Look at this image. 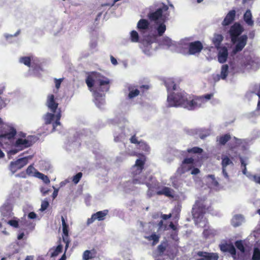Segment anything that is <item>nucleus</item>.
Masks as SVG:
<instances>
[{
	"label": "nucleus",
	"mask_w": 260,
	"mask_h": 260,
	"mask_svg": "<svg viewBox=\"0 0 260 260\" xmlns=\"http://www.w3.org/2000/svg\"><path fill=\"white\" fill-rule=\"evenodd\" d=\"M165 84L168 91L167 102L170 107H181L189 110H193L203 107L214 95L211 93L193 97L184 91L179 90L173 79H167Z\"/></svg>",
	"instance_id": "obj_1"
},
{
	"label": "nucleus",
	"mask_w": 260,
	"mask_h": 260,
	"mask_svg": "<svg viewBox=\"0 0 260 260\" xmlns=\"http://www.w3.org/2000/svg\"><path fill=\"white\" fill-rule=\"evenodd\" d=\"M86 83L90 91L93 92L96 107L103 108L105 105V92L109 90L110 80L97 72H92L87 77Z\"/></svg>",
	"instance_id": "obj_2"
},
{
	"label": "nucleus",
	"mask_w": 260,
	"mask_h": 260,
	"mask_svg": "<svg viewBox=\"0 0 260 260\" xmlns=\"http://www.w3.org/2000/svg\"><path fill=\"white\" fill-rule=\"evenodd\" d=\"M168 6L162 3H154L149 8L147 17L150 21L153 22V28L157 36H162L166 30L165 22L168 19Z\"/></svg>",
	"instance_id": "obj_3"
},
{
	"label": "nucleus",
	"mask_w": 260,
	"mask_h": 260,
	"mask_svg": "<svg viewBox=\"0 0 260 260\" xmlns=\"http://www.w3.org/2000/svg\"><path fill=\"white\" fill-rule=\"evenodd\" d=\"M146 158L144 155L136 160L135 164L131 168V174L133 178L132 181L126 182L125 187L126 190H134V185L145 184L146 177L141 173L144 168Z\"/></svg>",
	"instance_id": "obj_4"
},
{
	"label": "nucleus",
	"mask_w": 260,
	"mask_h": 260,
	"mask_svg": "<svg viewBox=\"0 0 260 260\" xmlns=\"http://www.w3.org/2000/svg\"><path fill=\"white\" fill-rule=\"evenodd\" d=\"M207 209L206 202L204 200L198 199L192 208V215L195 223L201 227L206 226V218L204 217Z\"/></svg>",
	"instance_id": "obj_5"
},
{
	"label": "nucleus",
	"mask_w": 260,
	"mask_h": 260,
	"mask_svg": "<svg viewBox=\"0 0 260 260\" xmlns=\"http://www.w3.org/2000/svg\"><path fill=\"white\" fill-rule=\"evenodd\" d=\"M0 126L2 128L0 140L2 142L6 140L11 141L16 135V129L11 125L4 123L1 118H0Z\"/></svg>",
	"instance_id": "obj_6"
},
{
	"label": "nucleus",
	"mask_w": 260,
	"mask_h": 260,
	"mask_svg": "<svg viewBox=\"0 0 260 260\" xmlns=\"http://www.w3.org/2000/svg\"><path fill=\"white\" fill-rule=\"evenodd\" d=\"M180 44L188 49V53L190 55H194L199 53L203 49V46L199 41L189 42L187 39L180 41Z\"/></svg>",
	"instance_id": "obj_7"
},
{
	"label": "nucleus",
	"mask_w": 260,
	"mask_h": 260,
	"mask_svg": "<svg viewBox=\"0 0 260 260\" xmlns=\"http://www.w3.org/2000/svg\"><path fill=\"white\" fill-rule=\"evenodd\" d=\"M54 113H47L44 116L45 123L47 124L52 123V131H59L57 127L60 126V122L59 121L61 114L60 112H57L56 114Z\"/></svg>",
	"instance_id": "obj_8"
},
{
	"label": "nucleus",
	"mask_w": 260,
	"mask_h": 260,
	"mask_svg": "<svg viewBox=\"0 0 260 260\" xmlns=\"http://www.w3.org/2000/svg\"><path fill=\"white\" fill-rule=\"evenodd\" d=\"M32 157V155H29L18 158L15 161H11L9 165V170L13 174H14L17 170L26 166L28 164V160L31 159Z\"/></svg>",
	"instance_id": "obj_9"
},
{
	"label": "nucleus",
	"mask_w": 260,
	"mask_h": 260,
	"mask_svg": "<svg viewBox=\"0 0 260 260\" xmlns=\"http://www.w3.org/2000/svg\"><path fill=\"white\" fill-rule=\"evenodd\" d=\"M35 140L36 138L32 136H28L25 139L19 138L16 141L14 146L22 150L31 146Z\"/></svg>",
	"instance_id": "obj_10"
},
{
	"label": "nucleus",
	"mask_w": 260,
	"mask_h": 260,
	"mask_svg": "<svg viewBox=\"0 0 260 260\" xmlns=\"http://www.w3.org/2000/svg\"><path fill=\"white\" fill-rule=\"evenodd\" d=\"M194 166V160L192 158H186L183 159L180 167L178 168L177 172L180 175L184 174L190 171Z\"/></svg>",
	"instance_id": "obj_11"
},
{
	"label": "nucleus",
	"mask_w": 260,
	"mask_h": 260,
	"mask_svg": "<svg viewBox=\"0 0 260 260\" xmlns=\"http://www.w3.org/2000/svg\"><path fill=\"white\" fill-rule=\"evenodd\" d=\"M243 30V27L238 23H234L231 27L229 32L233 43H236L237 41V38H239V36L242 34Z\"/></svg>",
	"instance_id": "obj_12"
},
{
	"label": "nucleus",
	"mask_w": 260,
	"mask_h": 260,
	"mask_svg": "<svg viewBox=\"0 0 260 260\" xmlns=\"http://www.w3.org/2000/svg\"><path fill=\"white\" fill-rule=\"evenodd\" d=\"M221 159L222 174L226 180L229 181L230 180V177L227 172V167L228 166H233V162L226 155H222Z\"/></svg>",
	"instance_id": "obj_13"
},
{
	"label": "nucleus",
	"mask_w": 260,
	"mask_h": 260,
	"mask_svg": "<svg viewBox=\"0 0 260 260\" xmlns=\"http://www.w3.org/2000/svg\"><path fill=\"white\" fill-rule=\"evenodd\" d=\"M248 37L246 35H244L237 38V41L235 44L236 46L233 49L232 53L236 54L238 52L242 50L247 44Z\"/></svg>",
	"instance_id": "obj_14"
},
{
	"label": "nucleus",
	"mask_w": 260,
	"mask_h": 260,
	"mask_svg": "<svg viewBox=\"0 0 260 260\" xmlns=\"http://www.w3.org/2000/svg\"><path fill=\"white\" fill-rule=\"evenodd\" d=\"M108 213V210H104L103 211H100L96 212L95 213L91 215V217L87 219V224L89 225L92 222H93L95 220H98L99 221L104 220L106 216L107 215Z\"/></svg>",
	"instance_id": "obj_15"
},
{
	"label": "nucleus",
	"mask_w": 260,
	"mask_h": 260,
	"mask_svg": "<svg viewBox=\"0 0 260 260\" xmlns=\"http://www.w3.org/2000/svg\"><path fill=\"white\" fill-rule=\"evenodd\" d=\"M125 93L127 94V99L131 100L136 98L140 94V90L137 86L128 84L126 86V89L125 90Z\"/></svg>",
	"instance_id": "obj_16"
},
{
	"label": "nucleus",
	"mask_w": 260,
	"mask_h": 260,
	"mask_svg": "<svg viewBox=\"0 0 260 260\" xmlns=\"http://www.w3.org/2000/svg\"><path fill=\"white\" fill-rule=\"evenodd\" d=\"M152 42L149 41L147 39H144L141 43L140 47L143 52L146 55L150 56L152 55L154 49L152 47Z\"/></svg>",
	"instance_id": "obj_17"
},
{
	"label": "nucleus",
	"mask_w": 260,
	"mask_h": 260,
	"mask_svg": "<svg viewBox=\"0 0 260 260\" xmlns=\"http://www.w3.org/2000/svg\"><path fill=\"white\" fill-rule=\"evenodd\" d=\"M1 212L2 219L7 221V219L11 217L13 215L12 205L10 204L4 205L1 209Z\"/></svg>",
	"instance_id": "obj_18"
},
{
	"label": "nucleus",
	"mask_w": 260,
	"mask_h": 260,
	"mask_svg": "<svg viewBox=\"0 0 260 260\" xmlns=\"http://www.w3.org/2000/svg\"><path fill=\"white\" fill-rule=\"evenodd\" d=\"M159 45L172 51H175L176 49V44L167 37L162 38L159 43Z\"/></svg>",
	"instance_id": "obj_19"
},
{
	"label": "nucleus",
	"mask_w": 260,
	"mask_h": 260,
	"mask_svg": "<svg viewBox=\"0 0 260 260\" xmlns=\"http://www.w3.org/2000/svg\"><path fill=\"white\" fill-rule=\"evenodd\" d=\"M229 74V66L223 64L221 66L220 74H217L213 77L214 81L217 82L220 79L225 80Z\"/></svg>",
	"instance_id": "obj_20"
},
{
	"label": "nucleus",
	"mask_w": 260,
	"mask_h": 260,
	"mask_svg": "<svg viewBox=\"0 0 260 260\" xmlns=\"http://www.w3.org/2000/svg\"><path fill=\"white\" fill-rule=\"evenodd\" d=\"M46 105L53 113H55L58 107V103L55 102L53 94H49L47 96Z\"/></svg>",
	"instance_id": "obj_21"
},
{
	"label": "nucleus",
	"mask_w": 260,
	"mask_h": 260,
	"mask_svg": "<svg viewBox=\"0 0 260 260\" xmlns=\"http://www.w3.org/2000/svg\"><path fill=\"white\" fill-rule=\"evenodd\" d=\"M218 49V61L220 63H223L226 62L228 56V49L225 47H222Z\"/></svg>",
	"instance_id": "obj_22"
},
{
	"label": "nucleus",
	"mask_w": 260,
	"mask_h": 260,
	"mask_svg": "<svg viewBox=\"0 0 260 260\" xmlns=\"http://www.w3.org/2000/svg\"><path fill=\"white\" fill-rule=\"evenodd\" d=\"M236 11L235 10L230 11L222 21L221 23L222 25L223 26H229L234 21Z\"/></svg>",
	"instance_id": "obj_23"
},
{
	"label": "nucleus",
	"mask_w": 260,
	"mask_h": 260,
	"mask_svg": "<svg viewBox=\"0 0 260 260\" xmlns=\"http://www.w3.org/2000/svg\"><path fill=\"white\" fill-rule=\"evenodd\" d=\"M199 256L203 257L204 260H218V254L217 253L199 251L197 253Z\"/></svg>",
	"instance_id": "obj_24"
},
{
	"label": "nucleus",
	"mask_w": 260,
	"mask_h": 260,
	"mask_svg": "<svg viewBox=\"0 0 260 260\" xmlns=\"http://www.w3.org/2000/svg\"><path fill=\"white\" fill-rule=\"evenodd\" d=\"M108 122L109 124L113 125L117 124L120 128H121L122 124H123L126 125V123L127 122V120L123 116H116L113 119H110L108 120Z\"/></svg>",
	"instance_id": "obj_25"
},
{
	"label": "nucleus",
	"mask_w": 260,
	"mask_h": 260,
	"mask_svg": "<svg viewBox=\"0 0 260 260\" xmlns=\"http://www.w3.org/2000/svg\"><path fill=\"white\" fill-rule=\"evenodd\" d=\"M244 221V217L242 215L237 214L233 217L231 223L234 226L237 227L241 225Z\"/></svg>",
	"instance_id": "obj_26"
},
{
	"label": "nucleus",
	"mask_w": 260,
	"mask_h": 260,
	"mask_svg": "<svg viewBox=\"0 0 260 260\" xmlns=\"http://www.w3.org/2000/svg\"><path fill=\"white\" fill-rule=\"evenodd\" d=\"M156 194L157 195H165L168 197H173L174 191L171 188L165 186L161 190L157 191Z\"/></svg>",
	"instance_id": "obj_27"
},
{
	"label": "nucleus",
	"mask_w": 260,
	"mask_h": 260,
	"mask_svg": "<svg viewBox=\"0 0 260 260\" xmlns=\"http://www.w3.org/2000/svg\"><path fill=\"white\" fill-rule=\"evenodd\" d=\"M150 25L149 21L145 19H141L137 23V27L140 30L148 29Z\"/></svg>",
	"instance_id": "obj_28"
},
{
	"label": "nucleus",
	"mask_w": 260,
	"mask_h": 260,
	"mask_svg": "<svg viewBox=\"0 0 260 260\" xmlns=\"http://www.w3.org/2000/svg\"><path fill=\"white\" fill-rule=\"evenodd\" d=\"M244 20L249 26L253 25V21L252 20V14L250 10H247L243 16Z\"/></svg>",
	"instance_id": "obj_29"
},
{
	"label": "nucleus",
	"mask_w": 260,
	"mask_h": 260,
	"mask_svg": "<svg viewBox=\"0 0 260 260\" xmlns=\"http://www.w3.org/2000/svg\"><path fill=\"white\" fill-rule=\"evenodd\" d=\"M138 149L143 151L145 154H149L150 152V148L145 142L141 141L139 143Z\"/></svg>",
	"instance_id": "obj_30"
},
{
	"label": "nucleus",
	"mask_w": 260,
	"mask_h": 260,
	"mask_svg": "<svg viewBox=\"0 0 260 260\" xmlns=\"http://www.w3.org/2000/svg\"><path fill=\"white\" fill-rule=\"evenodd\" d=\"M231 136L229 134H225L223 136H218L216 138V140L219 142V144L224 145L230 139Z\"/></svg>",
	"instance_id": "obj_31"
},
{
	"label": "nucleus",
	"mask_w": 260,
	"mask_h": 260,
	"mask_svg": "<svg viewBox=\"0 0 260 260\" xmlns=\"http://www.w3.org/2000/svg\"><path fill=\"white\" fill-rule=\"evenodd\" d=\"M223 36L219 34H215L214 37L213 38V43L217 48H219V46L221 43V42L223 40Z\"/></svg>",
	"instance_id": "obj_32"
},
{
	"label": "nucleus",
	"mask_w": 260,
	"mask_h": 260,
	"mask_svg": "<svg viewBox=\"0 0 260 260\" xmlns=\"http://www.w3.org/2000/svg\"><path fill=\"white\" fill-rule=\"evenodd\" d=\"M145 238L147 239L148 241H152V244L154 245L158 242L160 236L159 235H157L155 233H153L150 236H145Z\"/></svg>",
	"instance_id": "obj_33"
},
{
	"label": "nucleus",
	"mask_w": 260,
	"mask_h": 260,
	"mask_svg": "<svg viewBox=\"0 0 260 260\" xmlns=\"http://www.w3.org/2000/svg\"><path fill=\"white\" fill-rule=\"evenodd\" d=\"M217 233V232L216 230L211 228H208V229H205L203 232V235L206 238L211 236H214L216 235Z\"/></svg>",
	"instance_id": "obj_34"
},
{
	"label": "nucleus",
	"mask_w": 260,
	"mask_h": 260,
	"mask_svg": "<svg viewBox=\"0 0 260 260\" xmlns=\"http://www.w3.org/2000/svg\"><path fill=\"white\" fill-rule=\"evenodd\" d=\"M62 246L61 245H58L55 248H51L49 250L51 257H55L58 255L61 252Z\"/></svg>",
	"instance_id": "obj_35"
},
{
	"label": "nucleus",
	"mask_w": 260,
	"mask_h": 260,
	"mask_svg": "<svg viewBox=\"0 0 260 260\" xmlns=\"http://www.w3.org/2000/svg\"><path fill=\"white\" fill-rule=\"evenodd\" d=\"M35 177L41 179L46 184H48L50 183V180L49 178L46 175H45L44 174L39 172H36Z\"/></svg>",
	"instance_id": "obj_36"
},
{
	"label": "nucleus",
	"mask_w": 260,
	"mask_h": 260,
	"mask_svg": "<svg viewBox=\"0 0 260 260\" xmlns=\"http://www.w3.org/2000/svg\"><path fill=\"white\" fill-rule=\"evenodd\" d=\"M145 183L146 184V185L148 188V189L147 191V196L149 198H150L154 194V191L153 189H154V188L157 189V188L155 184L153 185L152 184L146 183V182H145Z\"/></svg>",
	"instance_id": "obj_37"
},
{
	"label": "nucleus",
	"mask_w": 260,
	"mask_h": 260,
	"mask_svg": "<svg viewBox=\"0 0 260 260\" xmlns=\"http://www.w3.org/2000/svg\"><path fill=\"white\" fill-rule=\"evenodd\" d=\"M31 57L30 56H23L19 58V62L24 65L30 67Z\"/></svg>",
	"instance_id": "obj_38"
},
{
	"label": "nucleus",
	"mask_w": 260,
	"mask_h": 260,
	"mask_svg": "<svg viewBox=\"0 0 260 260\" xmlns=\"http://www.w3.org/2000/svg\"><path fill=\"white\" fill-rule=\"evenodd\" d=\"M126 135H127V134H126L125 131H124V133H121L120 135H117L116 133H115L114 135V141L116 142L124 141V140L125 139V137L126 136Z\"/></svg>",
	"instance_id": "obj_39"
},
{
	"label": "nucleus",
	"mask_w": 260,
	"mask_h": 260,
	"mask_svg": "<svg viewBox=\"0 0 260 260\" xmlns=\"http://www.w3.org/2000/svg\"><path fill=\"white\" fill-rule=\"evenodd\" d=\"M130 39L132 42L137 43L139 42V36L136 30H132L130 32Z\"/></svg>",
	"instance_id": "obj_40"
},
{
	"label": "nucleus",
	"mask_w": 260,
	"mask_h": 260,
	"mask_svg": "<svg viewBox=\"0 0 260 260\" xmlns=\"http://www.w3.org/2000/svg\"><path fill=\"white\" fill-rule=\"evenodd\" d=\"M36 172L38 171L33 167L32 165L29 166L26 170V172L28 175L34 177H35V175Z\"/></svg>",
	"instance_id": "obj_41"
},
{
	"label": "nucleus",
	"mask_w": 260,
	"mask_h": 260,
	"mask_svg": "<svg viewBox=\"0 0 260 260\" xmlns=\"http://www.w3.org/2000/svg\"><path fill=\"white\" fill-rule=\"evenodd\" d=\"M236 247L242 253L245 252V248L243 241L242 240H238L235 242Z\"/></svg>",
	"instance_id": "obj_42"
},
{
	"label": "nucleus",
	"mask_w": 260,
	"mask_h": 260,
	"mask_svg": "<svg viewBox=\"0 0 260 260\" xmlns=\"http://www.w3.org/2000/svg\"><path fill=\"white\" fill-rule=\"evenodd\" d=\"M158 227L157 231H165L167 230V225L162 220H160L157 224Z\"/></svg>",
	"instance_id": "obj_43"
},
{
	"label": "nucleus",
	"mask_w": 260,
	"mask_h": 260,
	"mask_svg": "<svg viewBox=\"0 0 260 260\" xmlns=\"http://www.w3.org/2000/svg\"><path fill=\"white\" fill-rule=\"evenodd\" d=\"M226 252H229L234 259L236 258V250L233 244H231Z\"/></svg>",
	"instance_id": "obj_44"
},
{
	"label": "nucleus",
	"mask_w": 260,
	"mask_h": 260,
	"mask_svg": "<svg viewBox=\"0 0 260 260\" xmlns=\"http://www.w3.org/2000/svg\"><path fill=\"white\" fill-rule=\"evenodd\" d=\"M252 259V260H260V251L255 247L253 249Z\"/></svg>",
	"instance_id": "obj_45"
},
{
	"label": "nucleus",
	"mask_w": 260,
	"mask_h": 260,
	"mask_svg": "<svg viewBox=\"0 0 260 260\" xmlns=\"http://www.w3.org/2000/svg\"><path fill=\"white\" fill-rule=\"evenodd\" d=\"M61 222L62 225L63 234H67L69 233L68 225L66 223L65 219L63 216H61Z\"/></svg>",
	"instance_id": "obj_46"
},
{
	"label": "nucleus",
	"mask_w": 260,
	"mask_h": 260,
	"mask_svg": "<svg viewBox=\"0 0 260 260\" xmlns=\"http://www.w3.org/2000/svg\"><path fill=\"white\" fill-rule=\"evenodd\" d=\"M207 178L209 179H211L212 185L214 186L217 187L219 185L218 182L216 180L215 176L214 175H209Z\"/></svg>",
	"instance_id": "obj_47"
},
{
	"label": "nucleus",
	"mask_w": 260,
	"mask_h": 260,
	"mask_svg": "<svg viewBox=\"0 0 260 260\" xmlns=\"http://www.w3.org/2000/svg\"><path fill=\"white\" fill-rule=\"evenodd\" d=\"M68 234H69V233H68V234H63V235L62 236L63 241L66 244V246H65L66 250H67V249L69 247V244L70 243V240L69 238Z\"/></svg>",
	"instance_id": "obj_48"
},
{
	"label": "nucleus",
	"mask_w": 260,
	"mask_h": 260,
	"mask_svg": "<svg viewBox=\"0 0 260 260\" xmlns=\"http://www.w3.org/2000/svg\"><path fill=\"white\" fill-rule=\"evenodd\" d=\"M92 257V253L90 250H85L83 254L82 258L83 260H89Z\"/></svg>",
	"instance_id": "obj_49"
},
{
	"label": "nucleus",
	"mask_w": 260,
	"mask_h": 260,
	"mask_svg": "<svg viewBox=\"0 0 260 260\" xmlns=\"http://www.w3.org/2000/svg\"><path fill=\"white\" fill-rule=\"evenodd\" d=\"M187 152L188 153H201L203 152V149L198 147H194L191 149H188Z\"/></svg>",
	"instance_id": "obj_50"
},
{
	"label": "nucleus",
	"mask_w": 260,
	"mask_h": 260,
	"mask_svg": "<svg viewBox=\"0 0 260 260\" xmlns=\"http://www.w3.org/2000/svg\"><path fill=\"white\" fill-rule=\"evenodd\" d=\"M82 177V173L81 172H79L76 175L73 177L72 181L75 184H76L79 182Z\"/></svg>",
	"instance_id": "obj_51"
},
{
	"label": "nucleus",
	"mask_w": 260,
	"mask_h": 260,
	"mask_svg": "<svg viewBox=\"0 0 260 260\" xmlns=\"http://www.w3.org/2000/svg\"><path fill=\"white\" fill-rule=\"evenodd\" d=\"M7 223L15 228H18L19 227L18 221L16 219L9 220L7 222Z\"/></svg>",
	"instance_id": "obj_52"
},
{
	"label": "nucleus",
	"mask_w": 260,
	"mask_h": 260,
	"mask_svg": "<svg viewBox=\"0 0 260 260\" xmlns=\"http://www.w3.org/2000/svg\"><path fill=\"white\" fill-rule=\"evenodd\" d=\"M230 245H231V244H221L219 245L220 249L223 252H226L228 249L230 247Z\"/></svg>",
	"instance_id": "obj_53"
},
{
	"label": "nucleus",
	"mask_w": 260,
	"mask_h": 260,
	"mask_svg": "<svg viewBox=\"0 0 260 260\" xmlns=\"http://www.w3.org/2000/svg\"><path fill=\"white\" fill-rule=\"evenodd\" d=\"M49 206V202L47 200H44L42 202L41 207L40 210L42 211H45Z\"/></svg>",
	"instance_id": "obj_54"
},
{
	"label": "nucleus",
	"mask_w": 260,
	"mask_h": 260,
	"mask_svg": "<svg viewBox=\"0 0 260 260\" xmlns=\"http://www.w3.org/2000/svg\"><path fill=\"white\" fill-rule=\"evenodd\" d=\"M129 140L132 143L137 144V147L139 146V143L141 141L138 140L135 135L132 136Z\"/></svg>",
	"instance_id": "obj_55"
},
{
	"label": "nucleus",
	"mask_w": 260,
	"mask_h": 260,
	"mask_svg": "<svg viewBox=\"0 0 260 260\" xmlns=\"http://www.w3.org/2000/svg\"><path fill=\"white\" fill-rule=\"evenodd\" d=\"M62 80H63L62 78H59V79L55 78L54 79L55 87L57 90H58L60 88V84H61Z\"/></svg>",
	"instance_id": "obj_56"
},
{
	"label": "nucleus",
	"mask_w": 260,
	"mask_h": 260,
	"mask_svg": "<svg viewBox=\"0 0 260 260\" xmlns=\"http://www.w3.org/2000/svg\"><path fill=\"white\" fill-rule=\"evenodd\" d=\"M21 150H19V148H16V147H15V148L12 149L9 151V154L10 155H14Z\"/></svg>",
	"instance_id": "obj_57"
},
{
	"label": "nucleus",
	"mask_w": 260,
	"mask_h": 260,
	"mask_svg": "<svg viewBox=\"0 0 260 260\" xmlns=\"http://www.w3.org/2000/svg\"><path fill=\"white\" fill-rule=\"evenodd\" d=\"M20 30H18L14 35H10V34H5L4 35V36L6 38V39H8V38L9 37H16V36H17L20 34Z\"/></svg>",
	"instance_id": "obj_58"
},
{
	"label": "nucleus",
	"mask_w": 260,
	"mask_h": 260,
	"mask_svg": "<svg viewBox=\"0 0 260 260\" xmlns=\"http://www.w3.org/2000/svg\"><path fill=\"white\" fill-rule=\"evenodd\" d=\"M172 216L171 214H163L162 213L160 214V218H161V220H167L169 218H170Z\"/></svg>",
	"instance_id": "obj_59"
},
{
	"label": "nucleus",
	"mask_w": 260,
	"mask_h": 260,
	"mask_svg": "<svg viewBox=\"0 0 260 260\" xmlns=\"http://www.w3.org/2000/svg\"><path fill=\"white\" fill-rule=\"evenodd\" d=\"M190 174L192 175H197L200 173V170L198 168H194V166L193 168L190 170Z\"/></svg>",
	"instance_id": "obj_60"
},
{
	"label": "nucleus",
	"mask_w": 260,
	"mask_h": 260,
	"mask_svg": "<svg viewBox=\"0 0 260 260\" xmlns=\"http://www.w3.org/2000/svg\"><path fill=\"white\" fill-rule=\"evenodd\" d=\"M158 250L160 253H163L166 249V247L162 244H160L158 246Z\"/></svg>",
	"instance_id": "obj_61"
},
{
	"label": "nucleus",
	"mask_w": 260,
	"mask_h": 260,
	"mask_svg": "<svg viewBox=\"0 0 260 260\" xmlns=\"http://www.w3.org/2000/svg\"><path fill=\"white\" fill-rule=\"evenodd\" d=\"M110 60H111V63L114 66H116L118 64L116 59L112 55L110 56Z\"/></svg>",
	"instance_id": "obj_62"
},
{
	"label": "nucleus",
	"mask_w": 260,
	"mask_h": 260,
	"mask_svg": "<svg viewBox=\"0 0 260 260\" xmlns=\"http://www.w3.org/2000/svg\"><path fill=\"white\" fill-rule=\"evenodd\" d=\"M40 190L43 196H45L48 194V192L50 191L49 189L44 187H41Z\"/></svg>",
	"instance_id": "obj_63"
},
{
	"label": "nucleus",
	"mask_w": 260,
	"mask_h": 260,
	"mask_svg": "<svg viewBox=\"0 0 260 260\" xmlns=\"http://www.w3.org/2000/svg\"><path fill=\"white\" fill-rule=\"evenodd\" d=\"M36 217L37 214L34 212H30L28 215V217L30 219H35Z\"/></svg>",
	"instance_id": "obj_64"
}]
</instances>
